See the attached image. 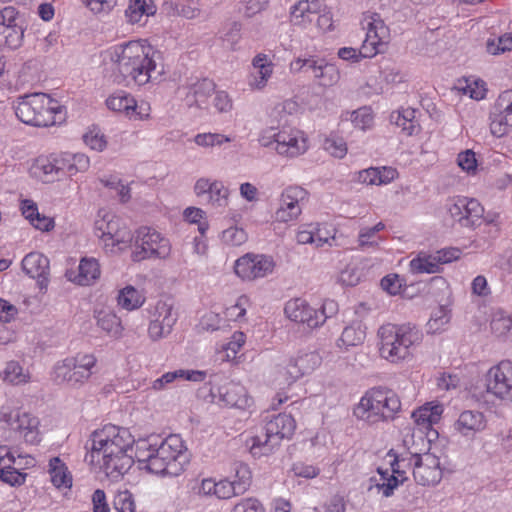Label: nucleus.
I'll use <instances>...</instances> for the list:
<instances>
[{"label":"nucleus","mask_w":512,"mask_h":512,"mask_svg":"<svg viewBox=\"0 0 512 512\" xmlns=\"http://www.w3.org/2000/svg\"><path fill=\"white\" fill-rule=\"evenodd\" d=\"M113 72L127 85L144 86L165 74L161 54L146 40H132L109 50Z\"/></svg>","instance_id":"obj_1"},{"label":"nucleus","mask_w":512,"mask_h":512,"mask_svg":"<svg viewBox=\"0 0 512 512\" xmlns=\"http://www.w3.org/2000/svg\"><path fill=\"white\" fill-rule=\"evenodd\" d=\"M90 461L101 468L112 480H118L133 465L134 439L131 433L116 426H105L91 435Z\"/></svg>","instance_id":"obj_2"},{"label":"nucleus","mask_w":512,"mask_h":512,"mask_svg":"<svg viewBox=\"0 0 512 512\" xmlns=\"http://www.w3.org/2000/svg\"><path fill=\"white\" fill-rule=\"evenodd\" d=\"M401 410L398 395L389 389L368 390L353 408V416L367 425L393 420Z\"/></svg>","instance_id":"obj_3"},{"label":"nucleus","mask_w":512,"mask_h":512,"mask_svg":"<svg viewBox=\"0 0 512 512\" xmlns=\"http://www.w3.org/2000/svg\"><path fill=\"white\" fill-rule=\"evenodd\" d=\"M15 113L23 123L38 127L53 126L65 119L64 107L44 93L19 97Z\"/></svg>","instance_id":"obj_4"},{"label":"nucleus","mask_w":512,"mask_h":512,"mask_svg":"<svg viewBox=\"0 0 512 512\" xmlns=\"http://www.w3.org/2000/svg\"><path fill=\"white\" fill-rule=\"evenodd\" d=\"M89 158L84 154H49L35 158L29 168L31 176L43 183H53L62 177L74 176L89 168Z\"/></svg>","instance_id":"obj_5"},{"label":"nucleus","mask_w":512,"mask_h":512,"mask_svg":"<svg viewBox=\"0 0 512 512\" xmlns=\"http://www.w3.org/2000/svg\"><path fill=\"white\" fill-rule=\"evenodd\" d=\"M380 356L390 363H400L411 356V347L420 343L422 335L411 324H384L378 331Z\"/></svg>","instance_id":"obj_6"},{"label":"nucleus","mask_w":512,"mask_h":512,"mask_svg":"<svg viewBox=\"0 0 512 512\" xmlns=\"http://www.w3.org/2000/svg\"><path fill=\"white\" fill-rule=\"evenodd\" d=\"M189 462L187 447L179 435H169L157 447L152 473L179 475Z\"/></svg>","instance_id":"obj_7"},{"label":"nucleus","mask_w":512,"mask_h":512,"mask_svg":"<svg viewBox=\"0 0 512 512\" xmlns=\"http://www.w3.org/2000/svg\"><path fill=\"white\" fill-rule=\"evenodd\" d=\"M95 222L96 230L100 232V239L107 253L117 254L127 249L133 234L126 224L116 215L100 211Z\"/></svg>","instance_id":"obj_8"},{"label":"nucleus","mask_w":512,"mask_h":512,"mask_svg":"<svg viewBox=\"0 0 512 512\" xmlns=\"http://www.w3.org/2000/svg\"><path fill=\"white\" fill-rule=\"evenodd\" d=\"M93 354H77L59 361L53 370L54 381L71 386L82 385L89 380L96 365Z\"/></svg>","instance_id":"obj_9"},{"label":"nucleus","mask_w":512,"mask_h":512,"mask_svg":"<svg viewBox=\"0 0 512 512\" xmlns=\"http://www.w3.org/2000/svg\"><path fill=\"white\" fill-rule=\"evenodd\" d=\"M171 254L170 241L159 232L148 227L137 230L135 249L132 252V260L139 262L145 259H167Z\"/></svg>","instance_id":"obj_10"},{"label":"nucleus","mask_w":512,"mask_h":512,"mask_svg":"<svg viewBox=\"0 0 512 512\" xmlns=\"http://www.w3.org/2000/svg\"><path fill=\"white\" fill-rule=\"evenodd\" d=\"M0 421L5 423L25 443L30 445L40 443L41 432L38 417L28 412L3 408Z\"/></svg>","instance_id":"obj_11"},{"label":"nucleus","mask_w":512,"mask_h":512,"mask_svg":"<svg viewBox=\"0 0 512 512\" xmlns=\"http://www.w3.org/2000/svg\"><path fill=\"white\" fill-rule=\"evenodd\" d=\"M363 24L367 31L361 46V54L364 57H373L378 53H383L390 38L389 28L376 13L367 14Z\"/></svg>","instance_id":"obj_12"},{"label":"nucleus","mask_w":512,"mask_h":512,"mask_svg":"<svg viewBox=\"0 0 512 512\" xmlns=\"http://www.w3.org/2000/svg\"><path fill=\"white\" fill-rule=\"evenodd\" d=\"M274 149L283 158H298L309 149L308 135L296 127H283L276 133V146Z\"/></svg>","instance_id":"obj_13"},{"label":"nucleus","mask_w":512,"mask_h":512,"mask_svg":"<svg viewBox=\"0 0 512 512\" xmlns=\"http://www.w3.org/2000/svg\"><path fill=\"white\" fill-rule=\"evenodd\" d=\"M276 263L271 256L248 253L235 263V273L243 280H255L273 273Z\"/></svg>","instance_id":"obj_14"},{"label":"nucleus","mask_w":512,"mask_h":512,"mask_svg":"<svg viewBox=\"0 0 512 512\" xmlns=\"http://www.w3.org/2000/svg\"><path fill=\"white\" fill-rule=\"evenodd\" d=\"M307 198V191L300 186L286 188L279 199V207L274 213V219L279 223L296 221L302 213V203Z\"/></svg>","instance_id":"obj_15"},{"label":"nucleus","mask_w":512,"mask_h":512,"mask_svg":"<svg viewBox=\"0 0 512 512\" xmlns=\"http://www.w3.org/2000/svg\"><path fill=\"white\" fill-rule=\"evenodd\" d=\"M177 321L173 306L165 301H158L151 312L148 336L152 341L167 337Z\"/></svg>","instance_id":"obj_16"},{"label":"nucleus","mask_w":512,"mask_h":512,"mask_svg":"<svg viewBox=\"0 0 512 512\" xmlns=\"http://www.w3.org/2000/svg\"><path fill=\"white\" fill-rule=\"evenodd\" d=\"M486 391L505 399L512 393V362L505 360L491 367L485 376Z\"/></svg>","instance_id":"obj_17"},{"label":"nucleus","mask_w":512,"mask_h":512,"mask_svg":"<svg viewBox=\"0 0 512 512\" xmlns=\"http://www.w3.org/2000/svg\"><path fill=\"white\" fill-rule=\"evenodd\" d=\"M284 313L291 321L307 325L309 328H318L325 323V317L301 298L289 300L285 304Z\"/></svg>","instance_id":"obj_18"},{"label":"nucleus","mask_w":512,"mask_h":512,"mask_svg":"<svg viewBox=\"0 0 512 512\" xmlns=\"http://www.w3.org/2000/svg\"><path fill=\"white\" fill-rule=\"evenodd\" d=\"M411 461L414 463L413 476L417 483L429 486L437 484L441 480L440 461L435 455L424 453Z\"/></svg>","instance_id":"obj_19"},{"label":"nucleus","mask_w":512,"mask_h":512,"mask_svg":"<svg viewBox=\"0 0 512 512\" xmlns=\"http://www.w3.org/2000/svg\"><path fill=\"white\" fill-rule=\"evenodd\" d=\"M22 268L27 275L37 280L41 290L46 291L50 274L49 260L46 256L37 252L30 253L22 260Z\"/></svg>","instance_id":"obj_20"},{"label":"nucleus","mask_w":512,"mask_h":512,"mask_svg":"<svg viewBox=\"0 0 512 512\" xmlns=\"http://www.w3.org/2000/svg\"><path fill=\"white\" fill-rule=\"evenodd\" d=\"M322 11L321 0H299L290 8L289 21L294 26L307 27Z\"/></svg>","instance_id":"obj_21"},{"label":"nucleus","mask_w":512,"mask_h":512,"mask_svg":"<svg viewBox=\"0 0 512 512\" xmlns=\"http://www.w3.org/2000/svg\"><path fill=\"white\" fill-rule=\"evenodd\" d=\"M254 72L250 75L248 85L253 91H261L266 88L274 72V63L265 53H258L252 59Z\"/></svg>","instance_id":"obj_22"},{"label":"nucleus","mask_w":512,"mask_h":512,"mask_svg":"<svg viewBox=\"0 0 512 512\" xmlns=\"http://www.w3.org/2000/svg\"><path fill=\"white\" fill-rule=\"evenodd\" d=\"M366 334L367 327L363 321L353 320L343 328L336 341V346L342 351L361 346L365 342Z\"/></svg>","instance_id":"obj_23"},{"label":"nucleus","mask_w":512,"mask_h":512,"mask_svg":"<svg viewBox=\"0 0 512 512\" xmlns=\"http://www.w3.org/2000/svg\"><path fill=\"white\" fill-rule=\"evenodd\" d=\"M321 364V357L316 352L301 353L289 360L288 372L296 380L310 374Z\"/></svg>","instance_id":"obj_24"},{"label":"nucleus","mask_w":512,"mask_h":512,"mask_svg":"<svg viewBox=\"0 0 512 512\" xmlns=\"http://www.w3.org/2000/svg\"><path fill=\"white\" fill-rule=\"evenodd\" d=\"M443 411V405L436 402H429L419 407L412 413V418L417 426L416 429L429 430L440 421Z\"/></svg>","instance_id":"obj_25"},{"label":"nucleus","mask_w":512,"mask_h":512,"mask_svg":"<svg viewBox=\"0 0 512 512\" xmlns=\"http://www.w3.org/2000/svg\"><path fill=\"white\" fill-rule=\"evenodd\" d=\"M155 13L156 5L153 0H129L125 10V17L131 25H143Z\"/></svg>","instance_id":"obj_26"},{"label":"nucleus","mask_w":512,"mask_h":512,"mask_svg":"<svg viewBox=\"0 0 512 512\" xmlns=\"http://www.w3.org/2000/svg\"><path fill=\"white\" fill-rule=\"evenodd\" d=\"M311 71L313 72V77L317 85L324 88L335 86L341 78L338 67L323 59H315Z\"/></svg>","instance_id":"obj_27"},{"label":"nucleus","mask_w":512,"mask_h":512,"mask_svg":"<svg viewBox=\"0 0 512 512\" xmlns=\"http://www.w3.org/2000/svg\"><path fill=\"white\" fill-rule=\"evenodd\" d=\"M15 458L5 446L0 447V480L11 486L22 485L26 475L11 466Z\"/></svg>","instance_id":"obj_28"},{"label":"nucleus","mask_w":512,"mask_h":512,"mask_svg":"<svg viewBox=\"0 0 512 512\" xmlns=\"http://www.w3.org/2000/svg\"><path fill=\"white\" fill-rule=\"evenodd\" d=\"M486 420L483 413L467 410L459 415L455 423V429L464 436H469L484 430Z\"/></svg>","instance_id":"obj_29"},{"label":"nucleus","mask_w":512,"mask_h":512,"mask_svg":"<svg viewBox=\"0 0 512 512\" xmlns=\"http://www.w3.org/2000/svg\"><path fill=\"white\" fill-rule=\"evenodd\" d=\"M398 177V172L392 167H371L358 173V181L366 185H384Z\"/></svg>","instance_id":"obj_30"},{"label":"nucleus","mask_w":512,"mask_h":512,"mask_svg":"<svg viewBox=\"0 0 512 512\" xmlns=\"http://www.w3.org/2000/svg\"><path fill=\"white\" fill-rule=\"evenodd\" d=\"M1 379L13 386H22L32 382L30 370L18 361H8L1 373Z\"/></svg>","instance_id":"obj_31"},{"label":"nucleus","mask_w":512,"mask_h":512,"mask_svg":"<svg viewBox=\"0 0 512 512\" xmlns=\"http://www.w3.org/2000/svg\"><path fill=\"white\" fill-rule=\"evenodd\" d=\"M296 423L291 415L279 414L266 424L267 433L281 441L290 438L295 431Z\"/></svg>","instance_id":"obj_32"},{"label":"nucleus","mask_w":512,"mask_h":512,"mask_svg":"<svg viewBox=\"0 0 512 512\" xmlns=\"http://www.w3.org/2000/svg\"><path fill=\"white\" fill-rule=\"evenodd\" d=\"M101 275L100 265L95 258L84 257L80 260L78 274L72 279L81 286L95 283Z\"/></svg>","instance_id":"obj_33"},{"label":"nucleus","mask_w":512,"mask_h":512,"mask_svg":"<svg viewBox=\"0 0 512 512\" xmlns=\"http://www.w3.org/2000/svg\"><path fill=\"white\" fill-rule=\"evenodd\" d=\"M512 128V110L502 109L500 106V99L497 98L495 103V111L492 114L490 123V131L496 137L506 135Z\"/></svg>","instance_id":"obj_34"},{"label":"nucleus","mask_w":512,"mask_h":512,"mask_svg":"<svg viewBox=\"0 0 512 512\" xmlns=\"http://www.w3.org/2000/svg\"><path fill=\"white\" fill-rule=\"evenodd\" d=\"M176 379H185L194 382H200L205 379V372L198 370H183L179 369L172 372L163 374L160 378L152 383V388L155 391H160L165 388L167 384L174 382Z\"/></svg>","instance_id":"obj_35"},{"label":"nucleus","mask_w":512,"mask_h":512,"mask_svg":"<svg viewBox=\"0 0 512 512\" xmlns=\"http://www.w3.org/2000/svg\"><path fill=\"white\" fill-rule=\"evenodd\" d=\"M49 474L51 482L57 488H70L72 486V475L67 466L59 457H53L49 461Z\"/></svg>","instance_id":"obj_36"},{"label":"nucleus","mask_w":512,"mask_h":512,"mask_svg":"<svg viewBox=\"0 0 512 512\" xmlns=\"http://www.w3.org/2000/svg\"><path fill=\"white\" fill-rule=\"evenodd\" d=\"M403 444L411 455L410 460L422 456L428 448L424 431L416 428L408 429L404 435Z\"/></svg>","instance_id":"obj_37"},{"label":"nucleus","mask_w":512,"mask_h":512,"mask_svg":"<svg viewBox=\"0 0 512 512\" xmlns=\"http://www.w3.org/2000/svg\"><path fill=\"white\" fill-rule=\"evenodd\" d=\"M215 92V83L209 79L198 81L191 88L187 101L190 105L195 104L197 107H205L209 97Z\"/></svg>","instance_id":"obj_38"},{"label":"nucleus","mask_w":512,"mask_h":512,"mask_svg":"<svg viewBox=\"0 0 512 512\" xmlns=\"http://www.w3.org/2000/svg\"><path fill=\"white\" fill-rule=\"evenodd\" d=\"M417 111L413 108H405L401 111L393 113L391 119L400 127L408 136L415 135L420 132V124L416 119Z\"/></svg>","instance_id":"obj_39"},{"label":"nucleus","mask_w":512,"mask_h":512,"mask_svg":"<svg viewBox=\"0 0 512 512\" xmlns=\"http://www.w3.org/2000/svg\"><path fill=\"white\" fill-rule=\"evenodd\" d=\"M135 451L133 459L135 458L139 463L144 464L143 468L152 472V460L156 457L157 444L151 443L150 439L134 440Z\"/></svg>","instance_id":"obj_40"},{"label":"nucleus","mask_w":512,"mask_h":512,"mask_svg":"<svg viewBox=\"0 0 512 512\" xmlns=\"http://www.w3.org/2000/svg\"><path fill=\"white\" fill-rule=\"evenodd\" d=\"M250 442V452L254 457L268 456L280 445L279 440L267 432L264 435L252 437Z\"/></svg>","instance_id":"obj_41"},{"label":"nucleus","mask_w":512,"mask_h":512,"mask_svg":"<svg viewBox=\"0 0 512 512\" xmlns=\"http://www.w3.org/2000/svg\"><path fill=\"white\" fill-rule=\"evenodd\" d=\"M97 325L111 337L118 338L123 330L120 319L111 310H100L97 313Z\"/></svg>","instance_id":"obj_42"},{"label":"nucleus","mask_w":512,"mask_h":512,"mask_svg":"<svg viewBox=\"0 0 512 512\" xmlns=\"http://www.w3.org/2000/svg\"><path fill=\"white\" fill-rule=\"evenodd\" d=\"M410 269L415 274L437 273L440 269L439 259L436 257V254L421 252L416 258L411 260Z\"/></svg>","instance_id":"obj_43"},{"label":"nucleus","mask_w":512,"mask_h":512,"mask_svg":"<svg viewBox=\"0 0 512 512\" xmlns=\"http://www.w3.org/2000/svg\"><path fill=\"white\" fill-rule=\"evenodd\" d=\"M220 395L222 400L231 407H242L247 403L246 391L238 383H228L223 386Z\"/></svg>","instance_id":"obj_44"},{"label":"nucleus","mask_w":512,"mask_h":512,"mask_svg":"<svg viewBox=\"0 0 512 512\" xmlns=\"http://www.w3.org/2000/svg\"><path fill=\"white\" fill-rule=\"evenodd\" d=\"M484 214V208L476 199L464 198V209L462 210L463 220L461 225L475 227L480 224Z\"/></svg>","instance_id":"obj_45"},{"label":"nucleus","mask_w":512,"mask_h":512,"mask_svg":"<svg viewBox=\"0 0 512 512\" xmlns=\"http://www.w3.org/2000/svg\"><path fill=\"white\" fill-rule=\"evenodd\" d=\"M23 40V29L19 25L0 23V46L16 49Z\"/></svg>","instance_id":"obj_46"},{"label":"nucleus","mask_w":512,"mask_h":512,"mask_svg":"<svg viewBox=\"0 0 512 512\" xmlns=\"http://www.w3.org/2000/svg\"><path fill=\"white\" fill-rule=\"evenodd\" d=\"M456 89L463 95H467L474 100L483 99L487 92L484 81L474 78L459 80Z\"/></svg>","instance_id":"obj_47"},{"label":"nucleus","mask_w":512,"mask_h":512,"mask_svg":"<svg viewBox=\"0 0 512 512\" xmlns=\"http://www.w3.org/2000/svg\"><path fill=\"white\" fill-rule=\"evenodd\" d=\"M117 300L119 306L131 311L142 306L145 298L143 294L133 286H126L119 292Z\"/></svg>","instance_id":"obj_48"},{"label":"nucleus","mask_w":512,"mask_h":512,"mask_svg":"<svg viewBox=\"0 0 512 512\" xmlns=\"http://www.w3.org/2000/svg\"><path fill=\"white\" fill-rule=\"evenodd\" d=\"M486 51L491 55H499L512 50V35L509 33L499 37H491L486 41Z\"/></svg>","instance_id":"obj_49"},{"label":"nucleus","mask_w":512,"mask_h":512,"mask_svg":"<svg viewBox=\"0 0 512 512\" xmlns=\"http://www.w3.org/2000/svg\"><path fill=\"white\" fill-rule=\"evenodd\" d=\"M490 325L495 335L503 336L512 329V316L503 310H497L492 315Z\"/></svg>","instance_id":"obj_50"},{"label":"nucleus","mask_w":512,"mask_h":512,"mask_svg":"<svg viewBox=\"0 0 512 512\" xmlns=\"http://www.w3.org/2000/svg\"><path fill=\"white\" fill-rule=\"evenodd\" d=\"M324 150L332 157L342 159L346 156L348 148L343 138L338 136H329L324 140Z\"/></svg>","instance_id":"obj_51"},{"label":"nucleus","mask_w":512,"mask_h":512,"mask_svg":"<svg viewBox=\"0 0 512 512\" xmlns=\"http://www.w3.org/2000/svg\"><path fill=\"white\" fill-rule=\"evenodd\" d=\"M450 321V312L447 308L438 307L427 323L428 332L437 333L441 331Z\"/></svg>","instance_id":"obj_52"},{"label":"nucleus","mask_w":512,"mask_h":512,"mask_svg":"<svg viewBox=\"0 0 512 512\" xmlns=\"http://www.w3.org/2000/svg\"><path fill=\"white\" fill-rule=\"evenodd\" d=\"M457 165L467 174L475 175L478 169L476 153L471 149L460 152L457 156Z\"/></svg>","instance_id":"obj_53"},{"label":"nucleus","mask_w":512,"mask_h":512,"mask_svg":"<svg viewBox=\"0 0 512 512\" xmlns=\"http://www.w3.org/2000/svg\"><path fill=\"white\" fill-rule=\"evenodd\" d=\"M245 340L246 337L244 333L239 331L235 332L232 335L230 341L223 346L222 352L224 353V355L222 359L226 361L234 359L239 350L241 349V347L244 345Z\"/></svg>","instance_id":"obj_54"},{"label":"nucleus","mask_w":512,"mask_h":512,"mask_svg":"<svg viewBox=\"0 0 512 512\" xmlns=\"http://www.w3.org/2000/svg\"><path fill=\"white\" fill-rule=\"evenodd\" d=\"M131 104H133V97L125 93L111 95L106 100L108 109L114 112L122 113L123 115Z\"/></svg>","instance_id":"obj_55"},{"label":"nucleus","mask_w":512,"mask_h":512,"mask_svg":"<svg viewBox=\"0 0 512 512\" xmlns=\"http://www.w3.org/2000/svg\"><path fill=\"white\" fill-rule=\"evenodd\" d=\"M229 190L218 181L212 182V189L209 193V202L214 207H223L228 203Z\"/></svg>","instance_id":"obj_56"},{"label":"nucleus","mask_w":512,"mask_h":512,"mask_svg":"<svg viewBox=\"0 0 512 512\" xmlns=\"http://www.w3.org/2000/svg\"><path fill=\"white\" fill-rule=\"evenodd\" d=\"M270 0H240V10L244 16L251 18L268 8Z\"/></svg>","instance_id":"obj_57"},{"label":"nucleus","mask_w":512,"mask_h":512,"mask_svg":"<svg viewBox=\"0 0 512 512\" xmlns=\"http://www.w3.org/2000/svg\"><path fill=\"white\" fill-rule=\"evenodd\" d=\"M222 241L230 246H240L247 240L246 232L239 227H229L221 235Z\"/></svg>","instance_id":"obj_58"},{"label":"nucleus","mask_w":512,"mask_h":512,"mask_svg":"<svg viewBox=\"0 0 512 512\" xmlns=\"http://www.w3.org/2000/svg\"><path fill=\"white\" fill-rule=\"evenodd\" d=\"M241 30L242 25L239 22H233L230 25L227 32L223 36V43L228 49L232 51L238 49V45L241 40Z\"/></svg>","instance_id":"obj_59"},{"label":"nucleus","mask_w":512,"mask_h":512,"mask_svg":"<svg viewBox=\"0 0 512 512\" xmlns=\"http://www.w3.org/2000/svg\"><path fill=\"white\" fill-rule=\"evenodd\" d=\"M194 141L197 145L202 147H213L230 142L231 138L218 133H203L196 135Z\"/></svg>","instance_id":"obj_60"},{"label":"nucleus","mask_w":512,"mask_h":512,"mask_svg":"<svg viewBox=\"0 0 512 512\" xmlns=\"http://www.w3.org/2000/svg\"><path fill=\"white\" fill-rule=\"evenodd\" d=\"M351 122L356 128L365 130L373 123V115L369 108L362 107L351 114Z\"/></svg>","instance_id":"obj_61"},{"label":"nucleus","mask_w":512,"mask_h":512,"mask_svg":"<svg viewBox=\"0 0 512 512\" xmlns=\"http://www.w3.org/2000/svg\"><path fill=\"white\" fill-rule=\"evenodd\" d=\"M114 507L118 512H135V502L129 491L119 492L114 499Z\"/></svg>","instance_id":"obj_62"},{"label":"nucleus","mask_w":512,"mask_h":512,"mask_svg":"<svg viewBox=\"0 0 512 512\" xmlns=\"http://www.w3.org/2000/svg\"><path fill=\"white\" fill-rule=\"evenodd\" d=\"M184 217L189 223H197L200 234H205L209 225L206 221H201L204 218V212L201 209L189 207L185 209Z\"/></svg>","instance_id":"obj_63"},{"label":"nucleus","mask_w":512,"mask_h":512,"mask_svg":"<svg viewBox=\"0 0 512 512\" xmlns=\"http://www.w3.org/2000/svg\"><path fill=\"white\" fill-rule=\"evenodd\" d=\"M361 271L356 266H347L340 272L339 282L345 286H355L361 280Z\"/></svg>","instance_id":"obj_64"}]
</instances>
